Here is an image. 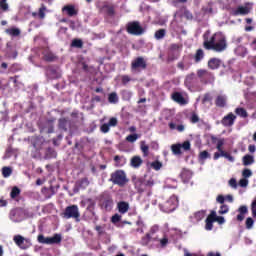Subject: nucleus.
Returning <instances> with one entry per match:
<instances>
[{
  "label": "nucleus",
  "instance_id": "51",
  "mask_svg": "<svg viewBox=\"0 0 256 256\" xmlns=\"http://www.w3.org/2000/svg\"><path fill=\"white\" fill-rule=\"evenodd\" d=\"M223 145H225V140L219 139L216 146V149L219 151V153H222V151H225L223 150Z\"/></svg>",
  "mask_w": 256,
  "mask_h": 256
},
{
  "label": "nucleus",
  "instance_id": "47",
  "mask_svg": "<svg viewBox=\"0 0 256 256\" xmlns=\"http://www.w3.org/2000/svg\"><path fill=\"white\" fill-rule=\"evenodd\" d=\"M151 167L155 171H159L161 169V167H163V163L159 162V160H156V161L151 163Z\"/></svg>",
  "mask_w": 256,
  "mask_h": 256
},
{
  "label": "nucleus",
  "instance_id": "22",
  "mask_svg": "<svg viewBox=\"0 0 256 256\" xmlns=\"http://www.w3.org/2000/svg\"><path fill=\"white\" fill-rule=\"evenodd\" d=\"M180 177L183 183H189V181H191V177H193V173L191 170L183 169L180 173Z\"/></svg>",
  "mask_w": 256,
  "mask_h": 256
},
{
  "label": "nucleus",
  "instance_id": "7",
  "mask_svg": "<svg viewBox=\"0 0 256 256\" xmlns=\"http://www.w3.org/2000/svg\"><path fill=\"white\" fill-rule=\"evenodd\" d=\"M37 239L38 243L43 245H57L62 241L61 234H54V237H45L43 234H39Z\"/></svg>",
  "mask_w": 256,
  "mask_h": 256
},
{
  "label": "nucleus",
  "instance_id": "56",
  "mask_svg": "<svg viewBox=\"0 0 256 256\" xmlns=\"http://www.w3.org/2000/svg\"><path fill=\"white\" fill-rule=\"evenodd\" d=\"M45 5H42V7L39 8L38 16L40 19H45V11H46Z\"/></svg>",
  "mask_w": 256,
  "mask_h": 256
},
{
  "label": "nucleus",
  "instance_id": "63",
  "mask_svg": "<svg viewBox=\"0 0 256 256\" xmlns=\"http://www.w3.org/2000/svg\"><path fill=\"white\" fill-rule=\"evenodd\" d=\"M112 223H119L121 221V215L119 214H114L111 218Z\"/></svg>",
  "mask_w": 256,
  "mask_h": 256
},
{
  "label": "nucleus",
  "instance_id": "64",
  "mask_svg": "<svg viewBox=\"0 0 256 256\" xmlns=\"http://www.w3.org/2000/svg\"><path fill=\"white\" fill-rule=\"evenodd\" d=\"M252 217H256V200L251 204Z\"/></svg>",
  "mask_w": 256,
  "mask_h": 256
},
{
  "label": "nucleus",
  "instance_id": "19",
  "mask_svg": "<svg viewBox=\"0 0 256 256\" xmlns=\"http://www.w3.org/2000/svg\"><path fill=\"white\" fill-rule=\"evenodd\" d=\"M118 212L121 215H125L129 211V202L120 201L117 203Z\"/></svg>",
  "mask_w": 256,
  "mask_h": 256
},
{
  "label": "nucleus",
  "instance_id": "34",
  "mask_svg": "<svg viewBox=\"0 0 256 256\" xmlns=\"http://www.w3.org/2000/svg\"><path fill=\"white\" fill-rule=\"evenodd\" d=\"M77 185H78L79 189H87V187H89V179L82 178L77 181Z\"/></svg>",
  "mask_w": 256,
  "mask_h": 256
},
{
  "label": "nucleus",
  "instance_id": "40",
  "mask_svg": "<svg viewBox=\"0 0 256 256\" xmlns=\"http://www.w3.org/2000/svg\"><path fill=\"white\" fill-rule=\"evenodd\" d=\"M171 151L173 153V155H182V151H181V144H173L171 146Z\"/></svg>",
  "mask_w": 256,
  "mask_h": 256
},
{
  "label": "nucleus",
  "instance_id": "52",
  "mask_svg": "<svg viewBox=\"0 0 256 256\" xmlns=\"http://www.w3.org/2000/svg\"><path fill=\"white\" fill-rule=\"evenodd\" d=\"M145 142H142L141 144V151L144 155V157H147L149 155V146L144 144Z\"/></svg>",
  "mask_w": 256,
  "mask_h": 256
},
{
  "label": "nucleus",
  "instance_id": "17",
  "mask_svg": "<svg viewBox=\"0 0 256 256\" xmlns=\"http://www.w3.org/2000/svg\"><path fill=\"white\" fill-rule=\"evenodd\" d=\"M42 195L45 199H51L55 195V187L50 186V188L43 187L41 190Z\"/></svg>",
  "mask_w": 256,
  "mask_h": 256
},
{
  "label": "nucleus",
  "instance_id": "11",
  "mask_svg": "<svg viewBox=\"0 0 256 256\" xmlns=\"http://www.w3.org/2000/svg\"><path fill=\"white\" fill-rule=\"evenodd\" d=\"M236 119H237V116H235L233 112H230L222 118L221 124L223 125V127H233V125H235Z\"/></svg>",
  "mask_w": 256,
  "mask_h": 256
},
{
  "label": "nucleus",
  "instance_id": "57",
  "mask_svg": "<svg viewBox=\"0 0 256 256\" xmlns=\"http://www.w3.org/2000/svg\"><path fill=\"white\" fill-rule=\"evenodd\" d=\"M251 175H253V172H251V170L248 168H245L242 171V177H244V179H248V177H251Z\"/></svg>",
  "mask_w": 256,
  "mask_h": 256
},
{
  "label": "nucleus",
  "instance_id": "10",
  "mask_svg": "<svg viewBox=\"0 0 256 256\" xmlns=\"http://www.w3.org/2000/svg\"><path fill=\"white\" fill-rule=\"evenodd\" d=\"M177 205H179V200L177 197L172 196L162 205V207L165 213H173V211L177 209Z\"/></svg>",
  "mask_w": 256,
  "mask_h": 256
},
{
  "label": "nucleus",
  "instance_id": "59",
  "mask_svg": "<svg viewBox=\"0 0 256 256\" xmlns=\"http://www.w3.org/2000/svg\"><path fill=\"white\" fill-rule=\"evenodd\" d=\"M181 149H184V151H190L191 150V142L185 141L183 144H181Z\"/></svg>",
  "mask_w": 256,
  "mask_h": 256
},
{
  "label": "nucleus",
  "instance_id": "15",
  "mask_svg": "<svg viewBox=\"0 0 256 256\" xmlns=\"http://www.w3.org/2000/svg\"><path fill=\"white\" fill-rule=\"evenodd\" d=\"M215 105L216 107H220V109L227 107V95H218L215 99Z\"/></svg>",
  "mask_w": 256,
  "mask_h": 256
},
{
  "label": "nucleus",
  "instance_id": "18",
  "mask_svg": "<svg viewBox=\"0 0 256 256\" xmlns=\"http://www.w3.org/2000/svg\"><path fill=\"white\" fill-rule=\"evenodd\" d=\"M172 99L176 103H179V105H187V100H185V97H183V94L180 92H174L172 94Z\"/></svg>",
  "mask_w": 256,
  "mask_h": 256
},
{
  "label": "nucleus",
  "instance_id": "20",
  "mask_svg": "<svg viewBox=\"0 0 256 256\" xmlns=\"http://www.w3.org/2000/svg\"><path fill=\"white\" fill-rule=\"evenodd\" d=\"M192 59L194 61V63L199 64L201 63V61H203V59H205V52L203 51V49H198L196 50V53L194 56H192Z\"/></svg>",
  "mask_w": 256,
  "mask_h": 256
},
{
  "label": "nucleus",
  "instance_id": "28",
  "mask_svg": "<svg viewBox=\"0 0 256 256\" xmlns=\"http://www.w3.org/2000/svg\"><path fill=\"white\" fill-rule=\"evenodd\" d=\"M238 211L240 214L237 215V221H243V219H245V215H247V213H249L247 206H240Z\"/></svg>",
  "mask_w": 256,
  "mask_h": 256
},
{
  "label": "nucleus",
  "instance_id": "8",
  "mask_svg": "<svg viewBox=\"0 0 256 256\" xmlns=\"http://www.w3.org/2000/svg\"><path fill=\"white\" fill-rule=\"evenodd\" d=\"M126 31L129 35H143L145 29L142 28L141 24L138 21L129 22L126 25Z\"/></svg>",
  "mask_w": 256,
  "mask_h": 256
},
{
  "label": "nucleus",
  "instance_id": "2",
  "mask_svg": "<svg viewBox=\"0 0 256 256\" xmlns=\"http://www.w3.org/2000/svg\"><path fill=\"white\" fill-rule=\"evenodd\" d=\"M133 183L138 193H146L147 197H151L153 193V185H155V180L152 178L148 180L144 178H134Z\"/></svg>",
  "mask_w": 256,
  "mask_h": 256
},
{
  "label": "nucleus",
  "instance_id": "35",
  "mask_svg": "<svg viewBox=\"0 0 256 256\" xmlns=\"http://www.w3.org/2000/svg\"><path fill=\"white\" fill-rule=\"evenodd\" d=\"M121 96H122L123 101H131V98L133 97V92H131L129 90H122Z\"/></svg>",
  "mask_w": 256,
  "mask_h": 256
},
{
  "label": "nucleus",
  "instance_id": "30",
  "mask_svg": "<svg viewBox=\"0 0 256 256\" xmlns=\"http://www.w3.org/2000/svg\"><path fill=\"white\" fill-rule=\"evenodd\" d=\"M55 121L54 120H47L45 123V129H47L46 133L51 134L55 133Z\"/></svg>",
  "mask_w": 256,
  "mask_h": 256
},
{
  "label": "nucleus",
  "instance_id": "38",
  "mask_svg": "<svg viewBox=\"0 0 256 256\" xmlns=\"http://www.w3.org/2000/svg\"><path fill=\"white\" fill-rule=\"evenodd\" d=\"M71 47H75L76 49H83V40L79 38H75L71 42Z\"/></svg>",
  "mask_w": 256,
  "mask_h": 256
},
{
  "label": "nucleus",
  "instance_id": "46",
  "mask_svg": "<svg viewBox=\"0 0 256 256\" xmlns=\"http://www.w3.org/2000/svg\"><path fill=\"white\" fill-rule=\"evenodd\" d=\"M205 210H200L194 214L196 221H201L205 217Z\"/></svg>",
  "mask_w": 256,
  "mask_h": 256
},
{
  "label": "nucleus",
  "instance_id": "31",
  "mask_svg": "<svg viewBox=\"0 0 256 256\" xmlns=\"http://www.w3.org/2000/svg\"><path fill=\"white\" fill-rule=\"evenodd\" d=\"M197 79V74H195V72H191L186 76L185 83H188V85H193V83H195Z\"/></svg>",
  "mask_w": 256,
  "mask_h": 256
},
{
  "label": "nucleus",
  "instance_id": "9",
  "mask_svg": "<svg viewBox=\"0 0 256 256\" xmlns=\"http://www.w3.org/2000/svg\"><path fill=\"white\" fill-rule=\"evenodd\" d=\"M147 69V60L143 58L142 56L136 57L132 62H131V71L135 73V71H145Z\"/></svg>",
  "mask_w": 256,
  "mask_h": 256
},
{
  "label": "nucleus",
  "instance_id": "6",
  "mask_svg": "<svg viewBox=\"0 0 256 256\" xmlns=\"http://www.w3.org/2000/svg\"><path fill=\"white\" fill-rule=\"evenodd\" d=\"M115 202L113 201V196H111L108 192H104L99 197V206L104 211H113V207Z\"/></svg>",
  "mask_w": 256,
  "mask_h": 256
},
{
  "label": "nucleus",
  "instance_id": "5",
  "mask_svg": "<svg viewBox=\"0 0 256 256\" xmlns=\"http://www.w3.org/2000/svg\"><path fill=\"white\" fill-rule=\"evenodd\" d=\"M197 77L202 85H213L215 74L207 69H198Z\"/></svg>",
  "mask_w": 256,
  "mask_h": 256
},
{
  "label": "nucleus",
  "instance_id": "60",
  "mask_svg": "<svg viewBox=\"0 0 256 256\" xmlns=\"http://www.w3.org/2000/svg\"><path fill=\"white\" fill-rule=\"evenodd\" d=\"M108 125L110 127H117V125H118L117 118H115V117L110 118L108 121Z\"/></svg>",
  "mask_w": 256,
  "mask_h": 256
},
{
  "label": "nucleus",
  "instance_id": "4",
  "mask_svg": "<svg viewBox=\"0 0 256 256\" xmlns=\"http://www.w3.org/2000/svg\"><path fill=\"white\" fill-rule=\"evenodd\" d=\"M61 217L63 219H74L76 223H79V221H81V213L79 212V206H67L65 210L62 212Z\"/></svg>",
  "mask_w": 256,
  "mask_h": 256
},
{
  "label": "nucleus",
  "instance_id": "12",
  "mask_svg": "<svg viewBox=\"0 0 256 256\" xmlns=\"http://www.w3.org/2000/svg\"><path fill=\"white\" fill-rule=\"evenodd\" d=\"M221 65H223V60L217 57L210 58L207 63V67L211 71H217V69L221 68Z\"/></svg>",
  "mask_w": 256,
  "mask_h": 256
},
{
  "label": "nucleus",
  "instance_id": "42",
  "mask_svg": "<svg viewBox=\"0 0 256 256\" xmlns=\"http://www.w3.org/2000/svg\"><path fill=\"white\" fill-rule=\"evenodd\" d=\"M0 11H2V13L9 11V3H7V0H0Z\"/></svg>",
  "mask_w": 256,
  "mask_h": 256
},
{
  "label": "nucleus",
  "instance_id": "53",
  "mask_svg": "<svg viewBox=\"0 0 256 256\" xmlns=\"http://www.w3.org/2000/svg\"><path fill=\"white\" fill-rule=\"evenodd\" d=\"M210 101H213V96H211L210 93L204 94V97L202 99V103H210Z\"/></svg>",
  "mask_w": 256,
  "mask_h": 256
},
{
  "label": "nucleus",
  "instance_id": "61",
  "mask_svg": "<svg viewBox=\"0 0 256 256\" xmlns=\"http://www.w3.org/2000/svg\"><path fill=\"white\" fill-rule=\"evenodd\" d=\"M122 85H127V83H130L131 77L129 75H123L121 77Z\"/></svg>",
  "mask_w": 256,
  "mask_h": 256
},
{
  "label": "nucleus",
  "instance_id": "55",
  "mask_svg": "<svg viewBox=\"0 0 256 256\" xmlns=\"http://www.w3.org/2000/svg\"><path fill=\"white\" fill-rule=\"evenodd\" d=\"M255 223V221L253 220V218L248 217L246 219V229H253V224Z\"/></svg>",
  "mask_w": 256,
  "mask_h": 256
},
{
  "label": "nucleus",
  "instance_id": "14",
  "mask_svg": "<svg viewBox=\"0 0 256 256\" xmlns=\"http://www.w3.org/2000/svg\"><path fill=\"white\" fill-rule=\"evenodd\" d=\"M100 11L102 13H106L108 17H113L115 15V6L113 4H104L101 8Z\"/></svg>",
  "mask_w": 256,
  "mask_h": 256
},
{
  "label": "nucleus",
  "instance_id": "23",
  "mask_svg": "<svg viewBox=\"0 0 256 256\" xmlns=\"http://www.w3.org/2000/svg\"><path fill=\"white\" fill-rule=\"evenodd\" d=\"M130 165L134 169H139V167L143 165V159L141 158V156H133L131 158Z\"/></svg>",
  "mask_w": 256,
  "mask_h": 256
},
{
  "label": "nucleus",
  "instance_id": "37",
  "mask_svg": "<svg viewBox=\"0 0 256 256\" xmlns=\"http://www.w3.org/2000/svg\"><path fill=\"white\" fill-rule=\"evenodd\" d=\"M169 128L173 131V130H177L179 133H183V131H185V126L183 124L180 125H175V123L170 122L169 124Z\"/></svg>",
  "mask_w": 256,
  "mask_h": 256
},
{
  "label": "nucleus",
  "instance_id": "29",
  "mask_svg": "<svg viewBox=\"0 0 256 256\" xmlns=\"http://www.w3.org/2000/svg\"><path fill=\"white\" fill-rule=\"evenodd\" d=\"M235 113L236 115H238V117H241L242 119H247V117H249V113L243 107L236 108Z\"/></svg>",
  "mask_w": 256,
  "mask_h": 256
},
{
  "label": "nucleus",
  "instance_id": "24",
  "mask_svg": "<svg viewBox=\"0 0 256 256\" xmlns=\"http://www.w3.org/2000/svg\"><path fill=\"white\" fill-rule=\"evenodd\" d=\"M214 217H215V214H212L210 212V214L206 218V225H205L206 231H212L213 230V223H215Z\"/></svg>",
  "mask_w": 256,
  "mask_h": 256
},
{
  "label": "nucleus",
  "instance_id": "21",
  "mask_svg": "<svg viewBox=\"0 0 256 256\" xmlns=\"http://www.w3.org/2000/svg\"><path fill=\"white\" fill-rule=\"evenodd\" d=\"M251 10L247 6H238L236 10L233 11V15L237 17V15H249Z\"/></svg>",
  "mask_w": 256,
  "mask_h": 256
},
{
  "label": "nucleus",
  "instance_id": "45",
  "mask_svg": "<svg viewBox=\"0 0 256 256\" xmlns=\"http://www.w3.org/2000/svg\"><path fill=\"white\" fill-rule=\"evenodd\" d=\"M199 159H200V161H205V159H211V154H209L207 152V150H204V151L200 152Z\"/></svg>",
  "mask_w": 256,
  "mask_h": 256
},
{
  "label": "nucleus",
  "instance_id": "27",
  "mask_svg": "<svg viewBox=\"0 0 256 256\" xmlns=\"http://www.w3.org/2000/svg\"><path fill=\"white\" fill-rule=\"evenodd\" d=\"M242 163L244 167H249V165H253L255 163V158L252 155L246 154L242 158Z\"/></svg>",
  "mask_w": 256,
  "mask_h": 256
},
{
  "label": "nucleus",
  "instance_id": "1",
  "mask_svg": "<svg viewBox=\"0 0 256 256\" xmlns=\"http://www.w3.org/2000/svg\"><path fill=\"white\" fill-rule=\"evenodd\" d=\"M203 47L206 51L223 53V51H227V38L221 33H214L209 37V32H205L203 34Z\"/></svg>",
  "mask_w": 256,
  "mask_h": 256
},
{
  "label": "nucleus",
  "instance_id": "54",
  "mask_svg": "<svg viewBox=\"0 0 256 256\" xmlns=\"http://www.w3.org/2000/svg\"><path fill=\"white\" fill-rule=\"evenodd\" d=\"M201 119L199 118V115H197V113L193 112L191 117H190V123H197L198 121H200Z\"/></svg>",
  "mask_w": 256,
  "mask_h": 256
},
{
  "label": "nucleus",
  "instance_id": "58",
  "mask_svg": "<svg viewBox=\"0 0 256 256\" xmlns=\"http://www.w3.org/2000/svg\"><path fill=\"white\" fill-rule=\"evenodd\" d=\"M110 127H111V126H109L108 123H104V124L101 125L100 131H101L102 133H109Z\"/></svg>",
  "mask_w": 256,
  "mask_h": 256
},
{
  "label": "nucleus",
  "instance_id": "36",
  "mask_svg": "<svg viewBox=\"0 0 256 256\" xmlns=\"http://www.w3.org/2000/svg\"><path fill=\"white\" fill-rule=\"evenodd\" d=\"M165 35H167V30L162 28L155 32L154 37H155V39H157L159 41L161 39H164Z\"/></svg>",
  "mask_w": 256,
  "mask_h": 256
},
{
  "label": "nucleus",
  "instance_id": "13",
  "mask_svg": "<svg viewBox=\"0 0 256 256\" xmlns=\"http://www.w3.org/2000/svg\"><path fill=\"white\" fill-rule=\"evenodd\" d=\"M58 128L62 131H67L68 129H73V121L69 118H60L58 120Z\"/></svg>",
  "mask_w": 256,
  "mask_h": 256
},
{
  "label": "nucleus",
  "instance_id": "25",
  "mask_svg": "<svg viewBox=\"0 0 256 256\" xmlns=\"http://www.w3.org/2000/svg\"><path fill=\"white\" fill-rule=\"evenodd\" d=\"M62 11H66L67 15L69 17H75L77 15L78 11L75 9V6L73 5H66L62 8Z\"/></svg>",
  "mask_w": 256,
  "mask_h": 256
},
{
  "label": "nucleus",
  "instance_id": "33",
  "mask_svg": "<svg viewBox=\"0 0 256 256\" xmlns=\"http://www.w3.org/2000/svg\"><path fill=\"white\" fill-rule=\"evenodd\" d=\"M8 71L9 73H19V71H23V67L21 64L14 63L9 67Z\"/></svg>",
  "mask_w": 256,
  "mask_h": 256
},
{
  "label": "nucleus",
  "instance_id": "50",
  "mask_svg": "<svg viewBox=\"0 0 256 256\" xmlns=\"http://www.w3.org/2000/svg\"><path fill=\"white\" fill-rule=\"evenodd\" d=\"M221 157H225V159H228V161H230V163H233V161H235V158L229 154L228 152L222 151L221 152Z\"/></svg>",
  "mask_w": 256,
  "mask_h": 256
},
{
  "label": "nucleus",
  "instance_id": "32",
  "mask_svg": "<svg viewBox=\"0 0 256 256\" xmlns=\"http://www.w3.org/2000/svg\"><path fill=\"white\" fill-rule=\"evenodd\" d=\"M108 103H112L113 105L119 103V96L117 95L116 92H111L108 95Z\"/></svg>",
  "mask_w": 256,
  "mask_h": 256
},
{
  "label": "nucleus",
  "instance_id": "16",
  "mask_svg": "<svg viewBox=\"0 0 256 256\" xmlns=\"http://www.w3.org/2000/svg\"><path fill=\"white\" fill-rule=\"evenodd\" d=\"M13 241L20 249H27L29 247L25 245V241L27 240L21 235L14 236Z\"/></svg>",
  "mask_w": 256,
  "mask_h": 256
},
{
  "label": "nucleus",
  "instance_id": "49",
  "mask_svg": "<svg viewBox=\"0 0 256 256\" xmlns=\"http://www.w3.org/2000/svg\"><path fill=\"white\" fill-rule=\"evenodd\" d=\"M218 213H219V215H225L226 213H229V206L226 204H222L220 206Z\"/></svg>",
  "mask_w": 256,
  "mask_h": 256
},
{
  "label": "nucleus",
  "instance_id": "62",
  "mask_svg": "<svg viewBox=\"0 0 256 256\" xmlns=\"http://www.w3.org/2000/svg\"><path fill=\"white\" fill-rule=\"evenodd\" d=\"M95 231H97L98 235H103L105 233V227L97 225L95 226Z\"/></svg>",
  "mask_w": 256,
  "mask_h": 256
},
{
  "label": "nucleus",
  "instance_id": "43",
  "mask_svg": "<svg viewBox=\"0 0 256 256\" xmlns=\"http://www.w3.org/2000/svg\"><path fill=\"white\" fill-rule=\"evenodd\" d=\"M43 59L44 61H48V62L55 61V54H53V52L48 51L44 53Z\"/></svg>",
  "mask_w": 256,
  "mask_h": 256
},
{
  "label": "nucleus",
  "instance_id": "3",
  "mask_svg": "<svg viewBox=\"0 0 256 256\" xmlns=\"http://www.w3.org/2000/svg\"><path fill=\"white\" fill-rule=\"evenodd\" d=\"M109 181L113 183V185H118V187H125V185L129 183L127 174H125V171L123 170H116L114 173H112Z\"/></svg>",
  "mask_w": 256,
  "mask_h": 256
},
{
  "label": "nucleus",
  "instance_id": "44",
  "mask_svg": "<svg viewBox=\"0 0 256 256\" xmlns=\"http://www.w3.org/2000/svg\"><path fill=\"white\" fill-rule=\"evenodd\" d=\"M11 173H13V169H11V167L5 166L2 168L3 177H5V178L11 177Z\"/></svg>",
  "mask_w": 256,
  "mask_h": 256
},
{
  "label": "nucleus",
  "instance_id": "41",
  "mask_svg": "<svg viewBox=\"0 0 256 256\" xmlns=\"http://www.w3.org/2000/svg\"><path fill=\"white\" fill-rule=\"evenodd\" d=\"M21 195V189L19 187L14 186L10 192L11 199H16V197H19Z\"/></svg>",
  "mask_w": 256,
  "mask_h": 256
},
{
  "label": "nucleus",
  "instance_id": "39",
  "mask_svg": "<svg viewBox=\"0 0 256 256\" xmlns=\"http://www.w3.org/2000/svg\"><path fill=\"white\" fill-rule=\"evenodd\" d=\"M210 213L214 214V221L216 223H218L219 225H223L225 223V217L217 216V212L215 210H212Z\"/></svg>",
  "mask_w": 256,
  "mask_h": 256
},
{
  "label": "nucleus",
  "instance_id": "48",
  "mask_svg": "<svg viewBox=\"0 0 256 256\" xmlns=\"http://www.w3.org/2000/svg\"><path fill=\"white\" fill-rule=\"evenodd\" d=\"M137 139H139L138 134H130L126 137V141H128V143H135V141H137Z\"/></svg>",
  "mask_w": 256,
  "mask_h": 256
},
{
  "label": "nucleus",
  "instance_id": "26",
  "mask_svg": "<svg viewBox=\"0 0 256 256\" xmlns=\"http://www.w3.org/2000/svg\"><path fill=\"white\" fill-rule=\"evenodd\" d=\"M5 33L7 35H10V37H19L21 35V29L15 28V27H11V28H7L5 30Z\"/></svg>",
  "mask_w": 256,
  "mask_h": 256
}]
</instances>
